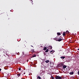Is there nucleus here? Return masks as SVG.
<instances>
[{
    "label": "nucleus",
    "mask_w": 79,
    "mask_h": 79,
    "mask_svg": "<svg viewBox=\"0 0 79 79\" xmlns=\"http://www.w3.org/2000/svg\"><path fill=\"white\" fill-rule=\"evenodd\" d=\"M54 40H64L63 39L62 37H59L58 38L57 37H56L54 39Z\"/></svg>",
    "instance_id": "1"
},
{
    "label": "nucleus",
    "mask_w": 79,
    "mask_h": 79,
    "mask_svg": "<svg viewBox=\"0 0 79 79\" xmlns=\"http://www.w3.org/2000/svg\"><path fill=\"white\" fill-rule=\"evenodd\" d=\"M67 42H69V43H74L75 41L74 40H70L69 41H67Z\"/></svg>",
    "instance_id": "2"
},
{
    "label": "nucleus",
    "mask_w": 79,
    "mask_h": 79,
    "mask_svg": "<svg viewBox=\"0 0 79 79\" xmlns=\"http://www.w3.org/2000/svg\"><path fill=\"white\" fill-rule=\"evenodd\" d=\"M59 65L60 66H63L64 65V64L63 63H61L59 64Z\"/></svg>",
    "instance_id": "3"
},
{
    "label": "nucleus",
    "mask_w": 79,
    "mask_h": 79,
    "mask_svg": "<svg viewBox=\"0 0 79 79\" xmlns=\"http://www.w3.org/2000/svg\"><path fill=\"white\" fill-rule=\"evenodd\" d=\"M66 67H67V66H66V65H64L63 66V69H65Z\"/></svg>",
    "instance_id": "4"
},
{
    "label": "nucleus",
    "mask_w": 79,
    "mask_h": 79,
    "mask_svg": "<svg viewBox=\"0 0 79 79\" xmlns=\"http://www.w3.org/2000/svg\"><path fill=\"white\" fill-rule=\"evenodd\" d=\"M52 46H49L48 47V49H52Z\"/></svg>",
    "instance_id": "5"
},
{
    "label": "nucleus",
    "mask_w": 79,
    "mask_h": 79,
    "mask_svg": "<svg viewBox=\"0 0 79 79\" xmlns=\"http://www.w3.org/2000/svg\"><path fill=\"white\" fill-rule=\"evenodd\" d=\"M69 74L70 75H73V74H74V72H70L69 73Z\"/></svg>",
    "instance_id": "6"
},
{
    "label": "nucleus",
    "mask_w": 79,
    "mask_h": 79,
    "mask_svg": "<svg viewBox=\"0 0 79 79\" xmlns=\"http://www.w3.org/2000/svg\"><path fill=\"white\" fill-rule=\"evenodd\" d=\"M60 58H61V59H64V58H65V57L64 56H61L60 57Z\"/></svg>",
    "instance_id": "7"
},
{
    "label": "nucleus",
    "mask_w": 79,
    "mask_h": 79,
    "mask_svg": "<svg viewBox=\"0 0 79 79\" xmlns=\"http://www.w3.org/2000/svg\"><path fill=\"white\" fill-rule=\"evenodd\" d=\"M38 78L39 79H41V77H40L39 76H38L37 77V79H38Z\"/></svg>",
    "instance_id": "8"
},
{
    "label": "nucleus",
    "mask_w": 79,
    "mask_h": 79,
    "mask_svg": "<svg viewBox=\"0 0 79 79\" xmlns=\"http://www.w3.org/2000/svg\"><path fill=\"white\" fill-rule=\"evenodd\" d=\"M3 53H4V54H6V51H3Z\"/></svg>",
    "instance_id": "9"
},
{
    "label": "nucleus",
    "mask_w": 79,
    "mask_h": 79,
    "mask_svg": "<svg viewBox=\"0 0 79 79\" xmlns=\"http://www.w3.org/2000/svg\"><path fill=\"white\" fill-rule=\"evenodd\" d=\"M57 35H61V33H60V32H58L57 33Z\"/></svg>",
    "instance_id": "10"
},
{
    "label": "nucleus",
    "mask_w": 79,
    "mask_h": 79,
    "mask_svg": "<svg viewBox=\"0 0 79 79\" xmlns=\"http://www.w3.org/2000/svg\"><path fill=\"white\" fill-rule=\"evenodd\" d=\"M49 60H47L46 61H45V62L46 63H48V62H49Z\"/></svg>",
    "instance_id": "11"
},
{
    "label": "nucleus",
    "mask_w": 79,
    "mask_h": 79,
    "mask_svg": "<svg viewBox=\"0 0 79 79\" xmlns=\"http://www.w3.org/2000/svg\"><path fill=\"white\" fill-rule=\"evenodd\" d=\"M43 50H47V47H45L43 48Z\"/></svg>",
    "instance_id": "12"
},
{
    "label": "nucleus",
    "mask_w": 79,
    "mask_h": 79,
    "mask_svg": "<svg viewBox=\"0 0 79 79\" xmlns=\"http://www.w3.org/2000/svg\"><path fill=\"white\" fill-rule=\"evenodd\" d=\"M63 35L64 36H65V35H66L65 34V32H63Z\"/></svg>",
    "instance_id": "13"
},
{
    "label": "nucleus",
    "mask_w": 79,
    "mask_h": 79,
    "mask_svg": "<svg viewBox=\"0 0 79 79\" xmlns=\"http://www.w3.org/2000/svg\"><path fill=\"white\" fill-rule=\"evenodd\" d=\"M66 34H69V31H66Z\"/></svg>",
    "instance_id": "14"
},
{
    "label": "nucleus",
    "mask_w": 79,
    "mask_h": 79,
    "mask_svg": "<svg viewBox=\"0 0 79 79\" xmlns=\"http://www.w3.org/2000/svg\"><path fill=\"white\" fill-rule=\"evenodd\" d=\"M17 76H18V77H19L20 76H21L20 74H17Z\"/></svg>",
    "instance_id": "15"
},
{
    "label": "nucleus",
    "mask_w": 79,
    "mask_h": 79,
    "mask_svg": "<svg viewBox=\"0 0 79 79\" xmlns=\"http://www.w3.org/2000/svg\"><path fill=\"white\" fill-rule=\"evenodd\" d=\"M50 53H51V54H52V53H53V51H51L50 52Z\"/></svg>",
    "instance_id": "16"
},
{
    "label": "nucleus",
    "mask_w": 79,
    "mask_h": 79,
    "mask_svg": "<svg viewBox=\"0 0 79 79\" xmlns=\"http://www.w3.org/2000/svg\"><path fill=\"white\" fill-rule=\"evenodd\" d=\"M32 57H35V56H36V55L34 54V55H33L32 56Z\"/></svg>",
    "instance_id": "17"
},
{
    "label": "nucleus",
    "mask_w": 79,
    "mask_h": 79,
    "mask_svg": "<svg viewBox=\"0 0 79 79\" xmlns=\"http://www.w3.org/2000/svg\"><path fill=\"white\" fill-rule=\"evenodd\" d=\"M56 41H58V42H60V41H61V40H56Z\"/></svg>",
    "instance_id": "18"
},
{
    "label": "nucleus",
    "mask_w": 79,
    "mask_h": 79,
    "mask_svg": "<svg viewBox=\"0 0 79 79\" xmlns=\"http://www.w3.org/2000/svg\"><path fill=\"white\" fill-rule=\"evenodd\" d=\"M48 52V49H47L45 51V52Z\"/></svg>",
    "instance_id": "19"
},
{
    "label": "nucleus",
    "mask_w": 79,
    "mask_h": 79,
    "mask_svg": "<svg viewBox=\"0 0 79 79\" xmlns=\"http://www.w3.org/2000/svg\"><path fill=\"white\" fill-rule=\"evenodd\" d=\"M51 78L52 79L55 78L53 77H52V76L51 77Z\"/></svg>",
    "instance_id": "20"
},
{
    "label": "nucleus",
    "mask_w": 79,
    "mask_h": 79,
    "mask_svg": "<svg viewBox=\"0 0 79 79\" xmlns=\"http://www.w3.org/2000/svg\"><path fill=\"white\" fill-rule=\"evenodd\" d=\"M66 62L69 63V60H66Z\"/></svg>",
    "instance_id": "21"
},
{
    "label": "nucleus",
    "mask_w": 79,
    "mask_h": 79,
    "mask_svg": "<svg viewBox=\"0 0 79 79\" xmlns=\"http://www.w3.org/2000/svg\"><path fill=\"white\" fill-rule=\"evenodd\" d=\"M21 68H19V71H21Z\"/></svg>",
    "instance_id": "22"
},
{
    "label": "nucleus",
    "mask_w": 79,
    "mask_h": 79,
    "mask_svg": "<svg viewBox=\"0 0 79 79\" xmlns=\"http://www.w3.org/2000/svg\"><path fill=\"white\" fill-rule=\"evenodd\" d=\"M31 51H32V52H34V50H31Z\"/></svg>",
    "instance_id": "23"
},
{
    "label": "nucleus",
    "mask_w": 79,
    "mask_h": 79,
    "mask_svg": "<svg viewBox=\"0 0 79 79\" xmlns=\"http://www.w3.org/2000/svg\"><path fill=\"white\" fill-rule=\"evenodd\" d=\"M47 68V67H46V66H44L45 69H46V68Z\"/></svg>",
    "instance_id": "24"
},
{
    "label": "nucleus",
    "mask_w": 79,
    "mask_h": 79,
    "mask_svg": "<svg viewBox=\"0 0 79 79\" xmlns=\"http://www.w3.org/2000/svg\"><path fill=\"white\" fill-rule=\"evenodd\" d=\"M28 61H29V60H28V59H27V62H28Z\"/></svg>",
    "instance_id": "25"
},
{
    "label": "nucleus",
    "mask_w": 79,
    "mask_h": 79,
    "mask_svg": "<svg viewBox=\"0 0 79 79\" xmlns=\"http://www.w3.org/2000/svg\"><path fill=\"white\" fill-rule=\"evenodd\" d=\"M78 74L79 75V71L78 72Z\"/></svg>",
    "instance_id": "26"
},
{
    "label": "nucleus",
    "mask_w": 79,
    "mask_h": 79,
    "mask_svg": "<svg viewBox=\"0 0 79 79\" xmlns=\"http://www.w3.org/2000/svg\"><path fill=\"white\" fill-rule=\"evenodd\" d=\"M1 70H2V69H0V71H1Z\"/></svg>",
    "instance_id": "27"
},
{
    "label": "nucleus",
    "mask_w": 79,
    "mask_h": 79,
    "mask_svg": "<svg viewBox=\"0 0 79 79\" xmlns=\"http://www.w3.org/2000/svg\"><path fill=\"white\" fill-rule=\"evenodd\" d=\"M26 74V73H24V74Z\"/></svg>",
    "instance_id": "28"
},
{
    "label": "nucleus",
    "mask_w": 79,
    "mask_h": 79,
    "mask_svg": "<svg viewBox=\"0 0 79 79\" xmlns=\"http://www.w3.org/2000/svg\"><path fill=\"white\" fill-rule=\"evenodd\" d=\"M77 50H79V48H78V49H77Z\"/></svg>",
    "instance_id": "29"
},
{
    "label": "nucleus",
    "mask_w": 79,
    "mask_h": 79,
    "mask_svg": "<svg viewBox=\"0 0 79 79\" xmlns=\"http://www.w3.org/2000/svg\"><path fill=\"white\" fill-rule=\"evenodd\" d=\"M31 47H33V46H31Z\"/></svg>",
    "instance_id": "30"
},
{
    "label": "nucleus",
    "mask_w": 79,
    "mask_h": 79,
    "mask_svg": "<svg viewBox=\"0 0 79 79\" xmlns=\"http://www.w3.org/2000/svg\"><path fill=\"white\" fill-rule=\"evenodd\" d=\"M4 56H5V54H4Z\"/></svg>",
    "instance_id": "31"
},
{
    "label": "nucleus",
    "mask_w": 79,
    "mask_h": 79,
    "mask_svg": "<svg viewBox=\"0 0 79 79\" xmlns=\"http://www.w3.org/2000/svg\"><path fill=\"white\" fill-rule=\"evenodd\" d=\"M31 0V1H32V0Z\"/></svg>",
    "instance_id": "32"
}]
</instances>
